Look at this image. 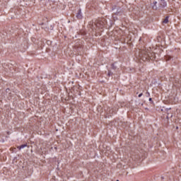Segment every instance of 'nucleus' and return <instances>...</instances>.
<instances>
[{"label":"nucleus","instance_id":"obj_1","mask_svg":"<svg viewBox=\"0 0 181 181\" xmlns=\"http://www.w3.org/2000/svg\"><path fill=\"white\" fill-rule=\"evenodd\" d=\"M156 55L155 52H151L149 50L143 49L139 52V59L142 62H148V60H155Z\"/></svg>","mask_w":181,"mask_h":181},{"label":"nucleus","instance_id":"obj_2","mask_svg":"<svg viewBox=\"0 0 181 181\" xmlns=\"http://www.w3.org/2000/svg\"><path fill=\"white\" fill-rule=\"evenodd\" d=\"M107 25V21L105 19L100 20L96 23V28H98L99 29H103V28H105V25Z\"/></svg>","mask_w":181,"mask_h":181},{"label":"nucleus","instance_id":"obj_3","mask_svg":"<svg viewBox=\"0 0 181 181\" xmlns=\"http://www.w3.org/2000/svg\"><path fill=\"white\" fill-rule=\"evenodd\" d=\"M107 25V21L105 19L100 20L96 23V28H98L99 29H103V28H105V25Z\"/></svg>","mask_w":181,"mask_h":181},{"label":"nucleus","instance_id":"obj_4","mask_svg":"<svg viewBox=\"0 0 181 181\" xmlns=\"http://www.w3.org/2000/svg\"><path fill=\"white\" fill-rule=\"evenodd\" d=\"M106 114L107 115V117H112V115H114V114H115V111L114 110V109H111V107H109L106 110Z\"/></svg>","mask_w":181,"mask_h":181},{"label":"nucleus","instance_id":"obj_5","mask_svg":"<svg viewBox=\"0 0 181 181\" xmlns=\"http://www.w3.org/2000/svg\"><path fill=\"white\" fill-rule=\"evenodd\" d=\"M76 18H77V19H82L83 18V15L81 14V10L78 11V13L76 14Z\"/></svg>","mask_w":181,"mask_h":181},{"label":"nucleus","instance_id":"obj_6","mask_svg":"<svg viewBox=\"0 0 181 181\" xmlns=\"http://www.w3.org/2000/svg\"><path fill=\"white\" fill-rule=\"evenodd\" d=\"M26 146H28L27 144H23L21 146H17V148L19 149V151H21V149H23V148H26Z\"/></svg>","mask_w":181,"mask_h":181},{"label":"nucleus","instance_id":"obj_7","mask_svg":"<svg viewBox=\"0 0 181 181\" xmlns=\"http://www.w3.org/2000/svg\"><path fill=\"white\" fill-rule=\"evenodd\" d=\"M169 22V17H166L163 21V23H168Z\"/></svg>","mask_w":181,"mask_h":181},{"label":"nucleus","instance_id":"obj_8","mask_svg":"<svg viewBox=\"0 0 181 181\" xmlns=\"http://www.w3.org/2000/svg\"><path fill=\"white\" fill-rule=\"evenodd\" d=\"M142 95H143V93H140V94L139 95V98H141V97H142Z\"/></svg>","mask_w":181,"mask_h":181},{"label":"nucleus","instance_id":"obj_9","mask_svg":"<svg viewBox=\"0 0 181 181\" xmlns=\"http://www.w3.org/2000/svg\"><path fill=\"white\" fill-rule=\"evenodd\" d=\"M108 76H111V72H109V73H108Z\"/></svg>","mask_w":181,"mask_h":181},{"label":"nucleus","instance_id":"obj_10","mask_svg":"<svg viewBox=\"0 0 181 181\" xmlns=\"http://www.w3.org/2000/svg\"><path fill=\"white\" fill-rule=\"evenodd\" d=\"M149 101H152V98H149Z\"/></svg>","mask_w":181,"mask_h":181},{"label":"nucleus","instance_id":"obj_11","mask_svg":"<svg viewBox=\"0 0 181 181\" xmlns=\"http://www.w3.org/2000/svg\"><path fill=\"white\" fill-rule=\"evenodd\" d=\"M147 94H148V95H150V93H149V92H147Z\"/></svg>","mask_w":181,"mask_h":181},{"label":"nucleus","instance_id":"obj_12","mask_svg":"<svg viewBox=\"0 0 181 181\" xmlns=\"http://www.w3.org/2000/svg\"><path fill=\"white\" fill-rule=\"evenodd\" d=\"M163 6H166V4L163 5Z\"/></svg>","mask_w":181,"mask_h":181},{"label":"nucleus","instance_id":"obj_13","mask_svg":"<svg viewBox=\"0 0 181 181\" xmlns=\"http://www.w3.org/2000/svg\"><path fill=\"white\" fill-rule=\"evenodd\" d=\"M117 181H119V180H117Z\"/></svg>","mask_w":181,"mask_h":181}]
</instances>
